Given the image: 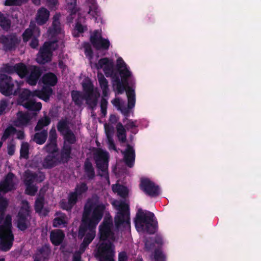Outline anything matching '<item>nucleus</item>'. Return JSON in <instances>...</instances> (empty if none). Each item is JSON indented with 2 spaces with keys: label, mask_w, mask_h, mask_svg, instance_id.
I'll return each mask as SVG.
<instances>
[{
  "label": "nucleus",
  "mask_w": 261,
  "mask_h": 261,
  "mask_svg": "<svg viewBox=\"0 0 261 261\" xmlns=\"http://www.w3.org/2000/svg\"><path fill=\"white\" fill-rule=\"evenodd\" d=\"M17 89L14 90L15 83L12 78L6 74H0V92L6 96L10 95H17L19 90V86H17Z\"/></svg>",
  "instance_id": "nucleus-7"
},
{
  "label": "nucleus",
  "mask_w": 261,
  "mask_h": 261,
  "mask_svg": "<svg viewBox=\"0 0 261 261\" xmlns=\"http://www.w3.org/2000/svg\"><path fill=\"white\" fill-rule=\"evenodd\" d=\"M36 177V173H32L31 172L25 173V177L24 180V185L33 184Z\"/></svg>",
  "instance_id": "nucleus-52"
},
{
  "label": "nucleus",
  "mask_w": 261,
  "mask_h": 261,
  "mask_svg": "<svg viewBox=\"0 0 261 261\" xmlns=\"http://www.w3.org/2000/svg\"><path fill=\"white\" fill-rule=\"evenodd\" d=\"M124 155V160L127 166L132 168L134 166L135 161V150L130 144H127L125 150L122 152Z\"/></svg>",
  "instance_id": "nucleus-19"
},
{
  "label": "nucleus",
  "mask_w": 261,
  "mask_h": 261,
  "mask_svg": "<svg viewBox=\"0 0 261 261\" xmlns=\"http://www.w3.org/2000/svg\"><path fill=\"white\" fill-rule=\"evenodd\" d=\"M32 116L28 113L19 111L16 114V119L14 121L15 126L18 127H24L29 125Z\"/></svg>",
  "instance_id": "nucleus-15"
},
{
  "label": "nucleus",
  "mask_w": 261,
  "mask_h": 261,
  "mask_svg": "<svg viewBox=\"0 0 261 261\" xmlns=\"http://www.w3.org/2000/svg\"><path fill=\"white\" fill-rule=\"evenodd\" d=\"M8 206V201L7 199L3 197H0V224L2 223L7 208Z\"/></svg>",
  "instance_id": "nucleus-41"
},
{
  "label": "nucleus",
  "mask_w": 261,
  "mask_h": 261,
  "mask_svg": "<svg viewBox=\"0 0 261 261\" xmlns=\"http://www.w3.org/2000/svg\"><path fill=\"white\" fill-rule=\"evenodd\" d=\"M44 204V197L43 195L39 194L36 198L35 205L34 209L37 213H41L43 210Z\"/></svg>",
  "instance_id": "nucleus-43"
},
{
  "label": "nucleus",
  "mask_w": 261,
  "mask_h": 261,
  "mask_svg": "<svg viewBox=\"0 0 261 261\" xmlns=\"http://www.w3.org/2000/svg\"><path fill=\"white\" fill-rule=\"evenodd\" d=\"M16 131V129L14 126L12 125L9 126L4 130L1 138V141L3 142L6 141L11 135L15 134Z\"/></svg>",
  "instance_id": "nucleus-49"
},
{
  "label": "nucleus",
  "mask_w": 261,
  "mask_h": 261,
  "mask_svg": "<svg viewBox=\"0 0 261 261\" xmlns=\"http://www.w3.org/2000/svg\"><path fill=\"white\" fill-rule=\"evenodd\" d=\"M60 14H55L53 18L51 27L49 29V34L51 36H56L61 33L62 28L60 21Z\"/></svg>",
  "instance_id": "nucleus-23"
},
{
  "label": "nucleus",
  "mask_w": 261,
  "mask_h": 261,
  "mask_svg": "<svg viewBox=\"0 0 261 261\" xmlns=\"http://www.w3.org/2000/svg\"><path fill=\"white\" fill-rule=\"evenodd\" d=\"M11 21L6 14L0 12V27L4 30L8 31L10 29Z\"/></svg>",
  "instance_id": "nucleus-39"
},
{
  "label": "nucleus",
  "mask_w": 261,
  "mask_h": 261,
  "mask_svg": "<svg viewBox=\"0 0 261 261\" xmlns=\"http://www.w3.org/2000/svg\"><path fill=\"white\" fill-rule=\"evenodd\" d=\"M11 221V216L10 215H7L6 216L4 224L0 225V232L13 233Z\"/></svg>",
  "instance_id": "nucleus-37"
},
{
  "label": "nucleus",
  "mask_w": 261,
  "mask_h": 261,
  "mask_svg": "<svg viewBox=\"0 0 261 261\" xmlns=\"http://www.w3.org/2000/svg\"><path fill=\"white\" fill-rule=\"evenodd\" d=\"M30 74L27 75L26 82L31 86H35L37 84L39 79L42 74V71L40 67L36 66H33L30 69Z\"/></svg>",
  "instance_id": "nucleus-16"
},
{
  "label": "nucleus",
  "mask_w": 261,
  "mask_h": 261,
  "mask_svg": "<svg viewBox=\"0 0 261 261\" xmlns=\"http://www.w3.org/2000/svg\"><path fill=\"white\" fill-rule=\"evenodd\" d=\"M126 95L127 97V107L129 109H132L135 107L136 102L135 92L134 90L129 88L126 90Z\"/></svg>",
  "instance_id": "nucleus-42"
},
{
  "label": "nucleus",
  "mask_w": 261,
  "mask_h": 261,
  "mask_svg": "<svg viewBox=\"0 0 261 261\" xmlns=\"http://www.w3.org/2000/svg\"><path fill=\"white\" fill-rule=\"evenodd\" d=\"M88 190V186L85 182H82L76 186L74 189V192H76L78 195H82Z\"/></svg>",
  "instance_id": "nucleus-53"
},
{
  "label": "nucleus",
  "mask_w": 261,
  "mask_h": 261,
  "mask_svg": "<svg viewBox=\"0 0 261 261\" xmlns=\"http://www.w3.org/2000/svg\"><path fill=\"white\" fill-rule=\"evenodd\" d=\"M31 211L29 204L22 206L17 216V227L21 231H25L30 224Z\"/></svg>",
  "instance_id": "nucleus-8"
},
{
  "label": "nucleus",
  "mask_w": 261,
  "mask_h": 261,
  "mask_svg": "<svg viewBox=\"0 0 261 261\" xmlns=\"http://www.w3.org/2000/svg\"><path fill=\"white\" fill-rule=\"evenodd\" d=\"M84 48L85 49V54L87 57L92 58L93 55V51L89 43L86 42L84 43Z\"/></svg>",
  "instance_id": "nucleus-61"
},
{
  "label": "nucleus",
  "mask_w": 261,
  "mask_h": 261,
  "mask_svg": "<svg viewBox=\"0 0 261 261\" xmlns=\"http://www.w3.org/2000/svg\"><path fill=\"white\" fill-rule=\"evenodd\" d=\"M65 238V234L61 229L52 230L50 233V240L55 246L60 245Z\"/></svg>",
  "instance_id": "nucleus-24"
},
{
  "label": "nucleus",
  "mask_w": 261,
  "mask_h": 261,
  "mask_svg": "<svg viewBox=\"0 0 261 261\" xmlns=\"http://www.w3.org/2000/svg\"><path fill=\"white\" fill-rule=\"evenodd\" d=\"M60 156H58L60 164L67 163L71 159V154L60 151Z\"/></svg>",
  "instance_id": "nucleus-57"
},
{
  "label": "nucleus",
  "mask_w": 261,
  "mask_h": 261,
  "mask_svg": "<svg viewBox=\"0 0 261 261\" xmlns=\"http://www.w3.org/2000/svg\"><path fill=\"white\" fill-rule=\"evenodd\" d=\"M38 251L41 255L43 261H47L51 253V249L48 245H44L38 249Z\"/></svg>",
  "instance_id": "nucleus-44"
},
{
  "label": "nucleus",
  "mask_w": 261,
  "mask_h": 261,
  "mask_svg": "<svg viewBox=\"0 0 261 261\" xmlns=\"http://www.w3.org/2000/svg\"><path fill=\"white\" fill-rule=\"evenodd\" d=\"M78 196L76 192H70L68 196L67 201L63 199L60 201V205L61 208L67 211H70L77 203L78 201Z\"/></svg>",
  "instance_id": "nucleus-18"
},
{
  "label": "nucleus",
  "mask_w": 261,
  "mask_h": 261,
  "mask_svg": "<svg viewBox=\"0 0 261 261\" xmlns=\"http://www.w3.org/2000/svg\"><path fill=\"white\" fill-rule=\"evenodd\" d=\"M113 223L110 218L105 219L99 226V239L100 241H106L108 239L115 241V237L112 231Z\"/></svg>",
  "instance_id": "nucleus-10"
},
{
  "label": "nucleus",
  "mask_w": 261,
  "mask_h": 261,
  "mask_svg": "<svg viewBox=\"0 0 261 261\" xmlns=\"http://www.w3.org/2000/svg\"><path fill=\"white\" fill-rule=\"evenodd\" d=\"M71 97L74 104L77 106H81L83 100H84V94H82L78 91H72L71 92Z\"/></svg>",
  "instance_id": "nucleus-45"
},
{
  "label": "nucleus",
  "mask_w": 261,
  "mask_h": 261,
  "mask_svg": "<svg viewBox=\"0 0 261 261\" xmlns=\"http://www.w3.org/2000/svg\"><path fill=\"white\" fill-rule=\"evenodd\" d=\"M95 161L97 168L106 175L107 177L109 178L108 176V154L107 152L100 150L97 152L95 154Z\"/></svg>",
  "instance_id": "nucleus-13"
},
{
  "label": "nucleus",
  "mask_w": 261,
  "mask_h": 261,
  "mask_svg": "<svg viewBox=\"0 0 261 261\" xmlns=\"http://www.w3.org/2000/svg\"><path fill=\"white\" fill-rule=\"evenodd\" d=\"M21 37L16 33H11L0 36V43L2 44L3 50L6 52L15 51L19 46Z\"/></svg>",
  "instance_id": "nucleus-5"
},
{
  "label": "nucleus",
  "mask_w": 261,
  "mask_h": 261,
  "mask_svg": "<svg viewBox=\"0 0 261 261\" xmlns=\"http://www.w3.org/2000/svg\"><path fill=\"white\" fill-rule=\"evenodd\" d=\"M105 209V204L100 202L97 196L88 199L84 207L82 223L79 228V239H82L90 230L95 229L102 218Z\"/></svg>",
  "instance_id": "nucleus-1"
},
{
  "label": "nucleus",
  "mask_w": 261,
  "mask_h": 261,
  "mask_svg": "<svg viewBox=\"0 0 261 261\" xmlns=\"http://www.w3.org/2000/svg\"><path fill=\"white\" fill-rule=\"evenodd\" d=\"M116 129L117 136L119 141L122 143H125L126 141V131L121 122L117 123Z\"/></svg>",
  "instance_id": "nucleus-35"
},
{
  "label": "nucleus",
  "mask_w": 261,
  "mask_h": 261,
  "mask_svg": "<svg viewBox=\"0 0 261 261\" xmlns=\"http://www.w3.org/2000/svg\"><path fill=\"white\" fill-rule=\"evenodd\" d=\"M119 75L121 78L122 85L120 87V89L117 87V91L118 94H122L124 91H126L130 88L129 87L128 78L132 76V73L129 70H125L124 71H121Z\"/></svg>",
  "instance_id": "nucleus-20"
},
{
  "label": "nucleus",
  "mask_w": 261,
  "mask_h": 261,
  "mask_svg": "<svg viewBox=\"0 0 261 261\" xmlns=\"http://www.w3.org/2000/svg\"><path fill=\"white\" fill-rule=\"evenodd\" d=\"M43 44H46L48 50L52 52L58 48V40L57 39L45 42Z\"/></svg>",
  "instance_id": "nucleus-54"
},
{
  "label": "nucleus",
  "mask_w": 261,
  "mask_h": 261,
  "mask_svg": "<svg viewBox=\"0 0 261 261\" xmlns=\"http://www.w3.org/2000/svg\"><path fill=\"white\" fill-rule=\"evenodd\" d=\"M14 176V174L11 172L6 175L4 180L0 183V191L7 193L14 189V184L13 181Z\"/></svg>",
  "instance_id": "nucleus-21"
},
{
  "label": "nucleus",
  "mask_w": 261,
  "mask_h": 261,
  "mask_svg": "<svg viewBox=\"0 0 261 261\" xmlns=\"http://www.w3.org/2000/svg\"><path fill=\"white\" fill-rule=\"evenodd\" d=\"M84 98L90 109L93 110L96 108L98 101V97L96 94L90 93L88 97H87L86 94H84Z\"/></svg>",
  "instance_id": "nucleus-34"
},
{
  "label": "nucleus",
  "mask_w": 261,
  "mask_h": 261,
  "mask_svg": "<svg viewBox=\"0 0 261 261\" xmlns=\"http://www.w3.org/2000/svg\"><path fill=\"white\" fill-rule=\"evenodd\" d=\"M47 136V130L43 129L40 132H37L34 134L33 140L38 145H42L46 142Z\"/></svg>",
  "instance_id": "nucleus-30"
},
{
  "label": "nucleus",
  "mask_w": 261,
  "mask_h": 261,
  "mask_svg": "<svg viewBox=\"0 0 261 261\" xmlns=\"http://www.w3.org/2000/svg\"><path fill=\"white\" fill-rule=\"evenodd\" d=\"M83 87L84 91V94H86L87 97L89 96V94L94 93L93 86L91 82L84 83Z\"/></svg>",
  "instance_id": "nucleus-56"
},
{
  "label": "nucleus",
  "mask_w": 261,
  "mask_h": 261,
  "mask_svg": "<svg viewBox=\"0 0 261 261\" xmlns=\"http://www.w3.org/2000/svg\"><path fill=\"white\" fill-rule=\"evenodd\" d=\"M93 47L97 50H107L109 49L110 46V42L108 39L103 37L100 38L99 40L92 45Z\"/></svg>",
  "instance_id": "nucleus-33"
},
{
  "label": "nucleus",
  "mask_w": 261,
  "mask_h": 261,
  "mask_svg": "<svg viewBox=\"0 0 261 261\" xmlns=\"http://www.w3.org/2000/svg\"><path fill=\"white\" fill-rule=\"evenodd\" d=\"M97 69L103 68V71L107 77H111L112 79L114 84H115L116 88L122 85L121 80L119 75L114 71V63L112 59L105 57L100 59L97 63L95 64Z\"/></svg>",
  "instance_id": "nucleus-3"
},
{
  "label": "nucleus",
  "mask_w": 261,
  "mask_h": 261,
  "mask_svg": "<svg viewBox=\"0 0 261 261\" xmlns=\"http://www.w3.org/2000/svg\"><path fill=\"white\" fill-rule=\"evenodd\" d=\"M118 195L123 198H125L128 194L127 188L123 186L119 185L117 189Z\"/></svg>",
  "instance_id": "nucleus-58"
},
{
  "label": "nucleus",
  "mask_w": 261,
  "mask_h": 261,
  "mask_svg": "<svg viewBox=\"0 0 261 261\" xmlns=\"http://www.w3.org/2000/svg\"><path fill=\"white\" fill-rule=\"evenodd\" d=\"M42 83L45 86L53 87L58 82V78L55 74L53 72H48L44 74L41 79Z\"/></svg>",
  "instance_id": "nucleus-27"
},
{
  "label": "nucleus",
  "mask_w": 261,
  "mask_h": 261,
  "mask_svg": "<svg viewBox=\"0 0 261 261\" xmlns=\"http://www.w3.org/2000/svg\"><path fill=\"white\" fill-rule=\"evenodd\" d=\"M53 90L52 88L48 86H43L41 90H35L31 91L27 89H24L22 91V96L23 97H28L30 96L38 97L40 99L47 102L49 100L50 96L52 95Z\"/></svg>",
  "instance_id": "nucleus-9"
},
{
  "label": "nucleus",
  "mask_w": 261,
  "mask_h": 261,
  "mask_svg": "<svg viewBox=\"0 0 261 261\" xmlns=\"http://www.w3.org/2000/svg\"><path fill=\"white\" fill-rule=\"evenodd\" d=\"M57 134L55 127H53L49 130L47 142L57 143Z\"/></svg>",
  "instance_id": "nucleus-59"
},
{
  "label": "nucleus",
  "mask_w": 261,
  "mask_h": 261,
  "mask_svg": "<svg viewBox=\"0 0 261 261\" xmlns=\"http://www.w3.org/2000/svg\"><path fill=\"white\" fill-rule=\"evenodd\" d=\"M49 16V12L46 8H40L37 13L36 21L38 25H42L46 23Z\"/></svg>",
  "instance_id": "nucleus-25"
},
{
  "label": "nucleus",
  "mask_w": 261,
  "mask_h": 261,
  "mask_svg": "<svg viewBox=\"0 0 261 261\" xmlns=\"http://www.w3.org/2000/svg\"><path fill=\"white\" fill-rule=\"evenodd\" d=\"M68 9V11L69 13L68 18L72 20L75 17L76 14L79 10V9L77 8L76 5V0H73V3H70L69 4Z\"/></svg>",
  "instance_id": "nucleus-47"
},
{
  "label": "nucleus",
  "mask_w": 261,
  "mask_h": 261,
  "mask_svg": "<svg viewBox=\"0 0 261 261\" xmlns=\"http://www.w3.org/2000/svg\"><path fill=\"white\" fill-rule=\"evenodd\" d=\"M154 261H164V255L160 251L155 250L154 252Z\"/></svg>",
  "instance_id": "nucleus-64"
},
{
  "label": "nucleus",
  "mask_w": 261,
  "mask_h": 261,
  "mask_svg": "<svg viewBox=\"0 0 261 261\" xmlns=\"http://www.w3.org/2000/svg\"><path fill=\"white\" fill-rule=\"evenodd\" d=\"M115 245L112 242H102L97 248V257L99 261H115Z\"/></svg>",
  "instance_id": "nucleus-6"
},
{
  "label": "nucleus",
  "mask_w": 261,
  "mask_h": 261,
  "mask_svg": "<svg viewBox=\"0 0 261 261\" xmlns=\"http://www.w3.org/2000/svg\"><path fill=\"white\" fill-rule=\"evenodd\" d=\"M135 227L139 231L152 234L158 229V221L152 212L138 210L134 220Z\"/></svg>",
  "instance_id": "nucleus-2"
},
{
  "label": "nucleus",
  "mask_w": 261,
  "mask_h": 261,
  "mask_svg": "<svg viewBox=\"0 0 261 261\" xmlns=\"http://www.w3.org/2000/svg\"><path fill=\"white\" fill-rule=\"evenodd\" d=\"M51 119L49 116L45 115L43 117L39 119L35 126L34 130L38 132L42 129L44 127L47 126L50 124Z\"/></svg>",
  "instance_id": "nucleus-36"
},
{
  "label": "nucleus",
  "mask_w": 261,
  "mask_h": 261,
  "mask_svg": "<svg viewBox=\"0 0 261 261\" xmlns=\"http://www.w3.org/2000/svg\"><path fill=\"white\" fill-rule=\"evenodd\" d=\"M43 149L48 153L56 154L59 151L57 143L47 142Z\"/></svg>",
  "instance_id": "nucleus-46"
},
{
  "label": "nucleus",
  "mask_w": 261,
  "mask_h": 261,
  "mask_svg": "<svg viewBox=\"0 0 261 261\" xmlns=\"http://www.w3.org/2000/svg\"><path fill=\"white\" fill-rule=\"evenodd\" d=\"M96 235L95 229L94 230H90L88 231L84 237V239L83 242L80 245V249L81 251L84 252L86 249L89 245L94 240Z\"/></svg>",
  "instance_id": "nucleus-26"
},
{
  "label": "nucleus",
  "mask_w": 261,
  "mask_h": 261,
  "mask_svg": "<svg viewBox=\"0 0 261 261\" xmlns=\"http://www.w3.org/2000/svg\"><path fill=\"white\" fill-rule=\"evenodd\" d=\"M14 240L13 233L0 232V249L4 252L10 250L13 246Z\"/></svg>",
  "instance_id": "nucleus-14"
},
{
  "label": "nucleus",
  "mask_w": 261,
  "mask_h": 261,
  "mask_svg": "<svg viewBox=\"0 0 261 261\" xmlns=\"http://www.w3.org/2000/svg\"><path fill=\"white\" fill-rule=\"evenodd\" d=\"M25 185L26 186L25 194L31 196L35 195L38 190L37 187L33 184H25Z\"/></svg>",
  "instance_id": "nucleus-55"
},
{
  "label": "nucleus",
  "mask_w": 261,
  "mask_h": 261,
  "mask_svg": "<svg viewBox=\"0 0 261 261\" xmlns=\"http://www.w3.org/2000/svg\"><path fill=\"white\" fill-rule=\"evenodd\" d=\"M52 56V51L48 50L46 44H43L40 48L37 55L36 61L40 64H45L51 61Z\"/></svg>",
  "instance_id": "nucleus-17"
},
{
  "label": "nucleus",
  "mask_w": 261,
  "mask_h": 261,
  "mask_svg": "<svg viewBox=\"0 0 261 261\" xmlns=\"http://www.w3.org/2000/svg\"><path fill=\"white\" fill-rule=\"evenodd\" d=\"M84 171L88 180H90L94 178L95 176L94 168L88 159H86L84 162Z\"/></svg>",
  "instance_id": "nucleus-28"
},
{
  "label": "nucleus",
  "mask_w": 261,
  "mask_h": 261,
  "mask_svg": "<svg viewBox=\"0 0 261 261\" xmlns=\"http://www.w3.org/2000/svg\"><path fill=\"white\" fill-rule=\"evenodd\" d=\"M39 31L38 28H34L33 30L32 29L28 28L25 30V31L23 32V33L22 34V38L23 40V41L24 43L27 42L30 39H32L33 35V33L34 31Z\"/></svg>",
  "instance_id": "nucleus-48"
},
{
  "label": "nucleus",
  "mask_w": 261,
  "mask_h": 261,
  "mask_svg": "<svg viewBox=\"0 0 261 261\" xmlns=\"http://www.w3.org/2000/svg\"><path fill=\"white\" fill-rule=\"evenodd\" d=\"M118 109L121 111L122 114L125 116V118L123 120V122L124 123L125 122V120H127V117L129 116L130 109L128 108V107H121V106Z\"/></svg>",
  "instance_id": "nucleus-63"
},
{
  "label": "nucleus",
  "mask_w": 261,
  "mask_h": 261,
  "mask_svg": "<svg viewBox=\"0 0 261 261\" xmlns=\"http://www.w3.org/2000/svg\"><path fill=\"white\" fill-rule=\"evenodd\" d=\"M56 217L53 220V226L54 227H61L65 226L67 224V216L66 214L60 212L56 213Z\"/></svg>",
  "instance_id": "nucleus-29"
},
{
  "label": "nucleus",
  "mask_w": 261,
  "mask_h": 261,
  "mask_svg": "<svg viewBox=\"0 0 261 261\" xmlns=\"http://www.w3.org/2000/svg\"><path fill=\"white\" fill-rule=\"evenodd\" d=\"M116 68L119 74L121 73V71L125 70H129L127 67V65L121 57H119L117 60Z\"/></svg>",
  "instance_id": "nucleus-51"
},
{
  "label": "nucleus",
  "mask_w": 261,
  "mask_h": 261,
  "mask_svg": "<svg viewBox=\"0 0 261 261\" xmlns=\"http://www.w3.org/2000/svg\"><path fill=\"white\" fill-rule=\"evenodd\" d=\"M29 145L27 142H23L21 145L20 155L21 158L27 159L29 158Z\"/></svg>",
  "instance_id": "nucleus-50"
},
{
  "label": "nucleus",
  "mask_w": 261,
  "mask_h": 261,
  "mask_svg": "<svg viewBox=\"0 0 261 261\" xmlns=\"http://www.w3.org/2000/svg\"><path fill=\"white\" fill-rule=\"evenodd\" d=\"M15 67V73H16L21 79L25 77L30 72V69H29L27 65L23 63L16 64Z\"/></svg>",
  "instance_id": "nucleus-31"
},
{
  "label": "nucleus",
  "mask_w": 261,
  "mask_h": 261,
  "mask_svg": "<svg viewBox=\"0 0 261 261\" xmlns=\"http://www.w3.org/2000/svg\"><path fill=\"white\" fill-rule=\"evenodd\" d=\"M97 77L100 87L102 91L103 96H107L109 91L108 82L107 80L105 77L104 75L101 73H98Z\"/></svg>",
  "instance_id": "nucleus-32"
},
{
  "label": "nucleus",
  "mask_w": 261,
  "mask_h": 261,
  "mask_svg": "<svg viewBox=\"0 0 261 261\" xmlns=\"http://www.w3.org/2000/svg\"><path fill=\"white\" fill-rule=\"evenodd\" d=\"M35 96H30L28 97H23L22 92L19 95V98L21 100L20 105L29 111L33 112V115L35 116L37 113L42 108V103L40 102H36Z\"/></svg>",
  "instance_id": "nucleus-11"
},
{
  "label": "nucleus",
  "mask_w": 261,
  "mask_h": 261,
  "mask_svg": "<svg viewBox=\"0 0 261 261\" xmlns=\"http://www.w3.org/2000/svg\"><path fill=\"white\" fill-rule=\"evenodd\" d=\"M101 34L98 30H94L93 34L90 36V41L92 45L95 44L100 38H102Z\"/></svg>",
  "instance_id": "nucleus-60"
},
{
  "label": "nucleus",
  "mask_w": 261,
  "mask_h": 261,
  "mask_svg": "<svg viewBox=\"0 0 261 261\" xmlns=\"http://www.w3.org/2000/svg\"><path fill=\"white\" fill-rule=\"evenodd\" d=\"M57 127L61 135L64 134L66 131L71 130L69 128V123L67 119H62L60 120L57 123Z\"/></svg>",
  "instance_id": "nucleus-40"
},
{
  "label": "nucleus",
  "mask_w": 261,
  "mask_h": 261,
  "mask_svg": "<svg viewBox=\"0 0 261 261\" xmlns=\"http://www.w3.org/2000/svg\"><path fill=\"white\" fill-rule=\"evenodd\" d=\"M118 212L114 218L115 226L117 229L121 227H130V213L129 205L124 201H121L117 205Z\"/></svg>",
  "instance_id": "nucleus-4"
},
{
  "label": "nucleus",
  "mask_w": 261,
  "mask_h": 261,
  "mask_svg": "<svg viewBox=\"0 0 261 261\" xmlns=\"http://www.w3.org/2000/svg\"><path fill=\"white\" fill-rule=\"evenodd\" d=\"M23 0H6L4 3L5 6H20L21 5Z\"/></svg>",
  "instance_id": "nucleus-62"
},
{
  "label": "nucleus",
  "mask_w": 261,
  "mask_h": 261,
  "mask_svg": "<svg viewBox=\"0 0 261 261\" xmlns=\"http://www.w3.org/2000/svg\"><path fill=\"white\" fill-rule=\"evenodd\" d=\"M59 164L58 154L48 153L42 162V166L45 169H51Z\"/></svg>",
  "instance_id": "nucleus-22"
},
{
  "label": "nucleus",
  "mask_w": 261,
  "mask_h": 261,
  "mask_svg": "<svg viewBox=\"0 0 261 261\" xmlns=\"http://www.w3.org/2000/svg\"><path fill=\"white\" fill-rule=\"evenodd\" d=\"M140 188L145 194L156 197L160 194V188L154 182L148 178L142 179L140 184Z\"/></svg>",
  "instance_id": "nucleus-12"
},
{
  "label": "nucleus",
  "mask_w": 261,
  "mask_h": 261,
  "mask_svg": "<svg viewBox=\"0 0 261 261\" xmlns=\"http://www.w3.org/2000/svg\"><path fill=\"white\" fill-rule=\"evenodd\" d=\"M64 142L70 145L75 144L76 142V138L74 133L71 130L66 131L63 135Z\"/></svg>",
  "instance_id": "nucleus-38"
}]
</instances>
